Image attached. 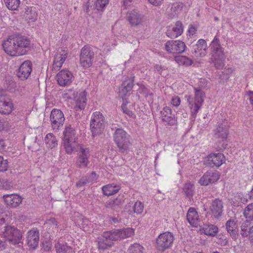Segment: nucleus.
<instances>
[{
  "instance_id": "44",
  "label": "nucleus",
  "mask_w": 253,
  "mask_h": 253,
  "mask_svg": "<svg viewBox=\"0 0 253 253\" xmlns=\"http://www.w3.org/2000/svg\"><path fill=\"white\" fill-rule=\"evenodd\" d=\"M175 61L179 65L189 66L192 65L193 61L187 56L178 55L175 57Z\"/></svg>"
},
{
  "instance_id": "32",
  "label": "nucleus",
  "mask_w": 253,
  "mask_h": 253,
  "mask_svg": "<svg viewBox=\"0 0 253 253\" xmlns=\"http://www.w3.org/2000/svg\"><path fill=\"white\" fill-rule=\"evenodd\" d=\"M63 140L77 141L78 139L76 130L75 128L71 126V125L65 126L63 132Z\"/></svg>"
},
{
  "instance_id": "43",
  "label": "nucleus",
  "mask_w": 253,
  "mask_h": 253,
  "mask_svg": "<svg viewBox=\"0 0 253 253\" xmlns=\"http://www.w3.org/2000/svg\"><path fill=\"white\" fill-rule=\"evenodd\" d=\"M25 16L26 18L31 20L32 21H35L37 17V13L36 12V7L34 6H27L25 8Z\"/></svg>"
},
{
  "instance_id": "25",
  "label": "nucleus",
  "mask_w": 253,
  "mask_h": 253,
  "mask_svg": "<svg viewBox=\"0 0 253 253\" xmlns=\"http://www.w3.org/2000/svg\"><path fill=\"white\" fill-rule=\"evenodd\" d=\"M207 44L205 40L200 39L197 43L194 46L193 53L196 57H204L207 53Z\"/></svg>"
},
{
  "instance_id": "14",
  "label": "nucleus",
  "mask_w": 253,
  "mask_h": 253,
  "mask_svg": "<svg viewBox=\"0 0 253 253\" xmlns=\"http://www.w3.org/2000/svg\"><path fill=\"white\" fill-rule=\"evenodd\" d=\"M225 162V156L220 153H211L207 156L205 161V164L211 168H218Z\"/></svg>"
},
{
  "instance_id": "34",
  "label": "nucleus",
  "mask_w": 253,
  "mask_h": 253,
  "mask_svg": "<svg viewBox=\"0 0 253 253\" xmlns=\"http://www.w3.org/2000/svg\"><path fill=\"white\" fill-rule=\"evenodd\" d=\"M226 228L228 233L233 238L237 235L238 231V225L234 219H229L226 221Z\"/></svg>"
},
{
  "instance_id": "13",
  "label": "nucleus",
  "mask_w": 253,
  "mask_h": 253,
  "mask_svg": "<svg viewBox=\"0 0 253 253\" xmlns=\"http://www.w3.org/2000/svg\"><path fill=\"white\" fill-rule=\"evenodd\" d=\"M186 47L185 43L181 41H169L165 44L167 51L172 54L183 52Z\"/></svg>"
},
{
  "instance_id": "57",
  "label": "nucleus",
  "mask_w": 253,
  "mask_h": 253,
  "mask_svg": "<svg viewBox=\"0 0 253 253\" xmlns=\"http://www.w3.org/2000/svg\"><path fill=\"white\" fill-rule=\"evenodd\" d=\"M0 125L2 127V129L8 130L10 129L11 126L8 122H0Z\"/></svg>"
},
{
  "instance_id": "17",
  "label": "nucleus",
  "mask_w": 253,
  "mask_h": 253,
  "mask_svg": "<svg viewBox=\"0 0 253 253\" xmlns=\"http://www.w3.org/2000/svg\"><path fill=\"white\" fill-rule=\"evenodd\" d=\"M220 177L219 172L209 170L204 173L200 179L199 183L201 185L207 186L216 182Z\"/></svg>"
},
{
  "instance_id": "7",
  "label": "nucleus",
  "mask_w": 253,
  "mask_h": 253,
  "mask_svg": "<svg viewBox=\"0 0 253 253\" xmlns=\"http://www.w3.org/2000/svg\"><path fill=\"white\" fill-rule=\"evenodd\" d=\"M133 233L132 229H115L112 230L104 232L102 236L110 241L121 240L130 237Z\"/></svg>"
},
{
  "instance_id": "15",
  "label": "nucleus",
  "mask_w": 253,
  "mask_h": 253,
  "mask_svg": "<svg viewBox=\"0 0 253 253\" xmlns=\"http://www.w3.org/2000/svg\"><path fill=\"white\" fill-rule=\"evenodd\" d=\"M32 63L30 60L23 62L19 67L17 72V77L22 81L27 80L32 71Z\"/></svg>"
},
{
  "instance_id": "10",
  "label": "nucleus",
  "mask_w": 253,
  "mask_h": 253,
  "mask_svg": "<svg viewBox=\"0 0 253 253\" xmlns=\"http://www.w3.org/2000/svg\"><path fill=\"white\" fill-rule=\"evenodd\" d=\"M90 156L89 149L83 145H80L76 162L77 167L80 169L86 168L89 163Z\"/></svg>"
},
{
  "instance_id": "24",
  "label": "nucleus",
  "mask_w": 253,
  "mask_h": 253,
  "mask_svg": "<svg viewBox=\"0 0 253 253\" xmlns=\"http://www.w3.org/2000/svg\"><path fill=\"white\" fill-rule=\"evenodd\" d=\"M56 78L60 86H66L71 83L73 75L68 70H62L57 75Z\"/></svg>"
},
{
  "instance_id": "9",
  "label": "nucleus",
  "mask_w": 253,
  "mask_h": 253,
  "mask_svg": "<svg viewBox=\"0 0 253 253\" xmlns=\"http://www.w3.org/2000/svg\"><path fill=\"white\" fill-rule=\"evenodd\" d=\"M94 53L90 46L85 45L81 50L80 62L81 66L84 68L90 67L93 63Z\"/></svg>"
},
{
  "instance_id": "42",
  "label": "nucleus",
  "mask_w": 253,
  "mask_h": 253,
  "mask_svg": "<svg viewBox=\"0 0 253 253\" xmlns=\"http://www.w3.org/2000/svg\"><path fill=\"white\" fill-rule=\"evenodd\" d=\"M45 142L48 148L52 149L57 145L55 136L51 133H48L45 137Z\"/></svg>"
},
{
  "instance_id": "38",
  "label": "nucleus",
  "mask_w": 253,
  "mask_h": 253,
  "mask_svg": "<svg viewBox=\"0 0 253 253\" xmlns=\"http://www.w3.org/2000/svg\"><path fill=\"white\" fill-rule=\"evenodd\" d=\"M62 145L66 152L68 154H71L78 145V143L76 140H63Z\"/></svg>"
},
{
  "instance_id": "6",
  "label": "nucleus",
  "mask_w": 253,
  "mask_h": 253,
  "mask_svg": "<svg viewBox=\"0 0 253 253\" xmlns=\"http://www.w3.org/2000/svg\"><path fill=\"white\" fill-rule=\"evenodd\" d=\"M105 126V121L103 115L100 112L93 113L90 123L92 137L101 134L104 130Z\"/></svg>"
},
{
  "instance_id": "40",
  "label": "nucleus",
  "mask_w": 253,
  "mask_h": 253,
  "mask_svg": "<svg viewBox=\"0 0 253 253\" xmlns=\"http://www.w3.org/2000/svg\"><path fill=\"white\" fill-rule=\"evenodd\" d=\"M98 249L100 250L104 251L111 247L113 244L108 239H105L102 236L98 238L97 240Z\"/></svg>"
},
{
  "instance_id": "50",
  "label": "nucleus",
  "mask_w": 253,
  "mask_h": 253,
  "mask_svg": "<svg viewBox=\"0 0 253 253\" xmlns=\"http://www.w3.org/2000/svg\"><path fill=\"white\" fill-rule=\"evenodd\" d=\"M8 161L6 159H4L3 157L0 156V171H5L8 169Z\"/></svg>"
},
{
  "instance_id": "54",
  "label": "nucleus",
  "mask_w": 253,
  "mask_h": 253,
  "mask_svg": "<svg viewBox=\"0 0 253 253\" xmlns=\"http://www.w3.org/2000/svg\"><path fill=\"white\" fill-rule=\"evenodd\" d=\"M122 109L124 113L127 114L128 116L133 117L134 116V114L132 113V112L127 108L126 105V104L123 103L122 105Z\"/></svg>"
},
{
  "instance_id": "59",
  "label": "nucleus",
  "mask_w": 253,
  "mask_h": 253,
  "mask_svg": "<svg viewBox=\"0 0 253 253\" xmlns=\"http://www.w3.org/2000/svg\"><path fill=\"white\" fill-rule=\"evenodd\" d=\"M42 248L44 251H49L51 249V245L49 242H45L42 244Z\"/></svg>"
},
{
  "instance_id": "30",
  "label": "nucleus",
  "mask_w": 253,
  "mask_h": 253,
  "mask_svg": "<svg viewBox=\"0 0 253 253\" xmlns=\"http://www.w3.org/2000/svg\"><path fill=\"white\" fill-rule=\"evenodd\" d=\"M245 220L242 223L241 225H249L253 222V203L248 205L244 209L243 212Z\"/></svg>"
},
{
  "instance_id": "36",
  "label": "nucleus",
  "mask_w": 253,
  "mask_h": 253,
  "mask_svg": "<svg viewBox=\"0 0 253 253\" xmlns=\"http://www.w3.org/2000/svg\"><path fill=\"white\" fill-rule=\"evenodd\" d=\"M56 253H71L72 249L64 242L58 241L54 245Z\"/></svg>"
},
{
  "instance_id": "49",
  "label": "nucleus",
  "mask_w": 253,
  "mask_h": 253,
  "mask_svg": "<svg viewBox=\"0 0 253 253\" xmlns=\"http://www.w3.org/2000/svg\"><path fill=\"white\" fill-rule=\"evenodd\" d=\"M12 187L11 183L7 180L0 178V189L8 190Z\"/></svg>"
},
{
  "instance_id": "27",
  "label": "nucleus",
  "mask_w": 253,
  "mask_h": 253,
  "mask_svg": "<svg viewBox=\"0 0 253 253\" xmlns=\"http://www.w3.org/2000/svg\"><path fill=\"white\" fill-rule=\"evenodd\" d=\"M162 120L167 124L173 125L175 123V115L172 114L171 109L167 106L163 108L161 111Z\"/></svg>"
},
{
  "instance_id": "28",
  "label": "nucleus",
  "mask_w": 253,
  "mask_h": 253,
  "mask_svg": "<svg viewBox=\"0 0 253 253\" xmlns=\"http://www.w3.org/2000/svg\"><path fill=\"white\" fill-rule=\"evenodd\" d=\"M6 204L11 208L18 207L22 202L21 197L15 194H7L3 196Z\"/></svg>"
},
{
  "instance_id": "58",
  "label": "nucleus",
  "mask_w": 253,
  "mask_h": 253,
  "mask_svg": "<svg viewBox=\"0 0 253 253\" xmlns=\"http://www.w3.org/2000/svg\"><path fill=\"white\" fill-rule=\"evenodd\" d=\"M223 74L226 75V78H228L229 75L232 73V69L230 68H225L224 71L222 72Z\"/></svg>"
},
{
  "instance_id": "5",
  "label": "nucleus",
  "mask_w": 253,
  "mask_h": 253,
  "mask_svg": "<svg viewBox=\"0 0 253 253\" xmlns=\"http://www.w3.org/2000/svg\"><path fill=\"white\" fill-rule=\"evenodd\" d=\"M113 137L119 151L122 153H126L130 144L129 136L127 133L122 128H117Z\"/></svg>"
},
{
  "instance_id": "35",
  "label": "nucleus",
  "mask_w": 253,
  "mask_h": 253,
  "mask_svg": "<svg viewBox=\"0 0 253 253\" xmlns=\"http://www.w3.org/2000/svg\"><path fill=\"white\" fill-rule=\"evenodd\" d=\"M120 189V186L115 183L109 184L102 187L103 193L108 196L118 193Z\"/></svg>"
},
{
  "instance_id": "1",
  "label": "nucleus",
  "mask_w": 253,
  "mask_h": 253,
  "mask_svg": "<svg viewBox=\"0 0 253 253\" xmlns=\"http://www.w3.org/2000/svg\"><path fill=\"white\" fill-rule=\"evenodd\" d=\"M1 46L4 52L12 57L28 54L31 49V42L26 36L14 34L3 41Z\"/></svg>"
},
{
  "instance_id": "21",
  "label": "nucleus",
  "mask_w": 253,
  "mask_h": 253,
  "mask_svg": "<svg viewBox=\"0 0 253 253\" xmlns=\"http://www.w3.org/2000/svg\"><path fill=\"white\" fill-rule=\"evenodd\" d=\"M13 110V104L10 99L5 95L0 94V113L10 114Z\"/></svg>"
},
{
  "instance_id": "23",
  "label": "nucleus",
  "mask_w": 253,
  "mask_h": 253,
  "mask_svg": "<svg viewBox=\"0 0 253 253\" xmlns=\"http://www.w3.org/2000/svg\"><path fill=\"white\" fill-rule=\"evenodd\" d=\"M183 32V26L180 21H177L173 26L167 28L166 35L170 38H176L180 36Z\"/></svg>"
},
{
  "instance_id": "56",
  "label": "nucleus",
  "mask_w": 253,
  "mask_h": 253,
  "mask_svg": "<svg viewBox=\"0 0 253 253\" xmlns=\"http://www.w3.org/2000/svg\"><path fill=\"white\" fill-rule=\"evenodd\" d=\"M180 103V99L179 97L176 96L173 98L171 100V104L174 106H178Z\"/></svg>"
},
{
  "instance_id": "41",
  "label": "nucleus",
  "mask_w": 253,
  "mask_h": 253,
  "mask_svg": "<svg viewBox=\"0 0 253 253\" xmlns=\"http://www.w3.org/2000/svg\"><path fill=\"white\" fill-rule=\"evenodd\" d=\"M44 225L48 228V231L49 233L52 232H55L58 230V222L54 218H51L47 219Z\"/></svg>"
},
{
  "instance_id": "46",
  "label": "nucleus",
  "mask_w": 253,
  "mask_h": 253,
  "mask_svg": "<svg viewBox=\"0 0 253 253\" xmlns=\"http://www.w3.org/2000/svg\"><path fill=\"white\" fill-rule=\"evenodd\" d=\"M144 248L139 244L134 243L129 247V253H143Z\"/></svg>"
},
{
  "instance_id": "29",
  "label": "nucleus",
  "mask_w": 253,
  "mask_h": 253,
  "mask_svg": "<svg viewBox=\"0 0 253 253\" xmlns=\"http://www.w3.org/2000/svg\"><path fill=\"white\" fill-rule=\"evenodd\" d=\"M86 92L85 91H81L76 100V105L74 110L76 111L84 110L86 104Z\"/></svg>"
},
{
  "instance_id": "48",
  "label": "nucleus",
  "mask_w": 253,
  "mask_h": 253,
  "mask_svg": "<svg viewBox=\"0 0 253 253\" xmlns=\"http://www.w3.org/2000/svg\"><path fill=\"white\" fill-rule=\"evenodd\" d=\"M139 93L143 94L145 97H148V96H152L153 93L150 92V90L145 87L144 85H139V87L138 90Z\"/></svg>"
},
{
  "instance_id": "18",
  "label": "nucleus",
  "mask_w": 253,
  "mask_h": 253,
  "mask_svg": "<svg viewBox=\"0 0 253 253\" xmlns=\"http://www.w3.org/2000/svg\"><path fill=\"white\" fill-rule=\"evenodd\" d=\"M125 202V198L123 195H119L115 199H110L104 204L107 209H110L114 211L119 212L122 209V205Z\"/></svg>"
},
{
  "instance_id": "4",
  "label": "nucleus",
  "mask_w": 253,
  "mask_h": 253,
  "mask_svg": "<svg viewBox=\"0 0 253 253\" xmlns=\"http://www.w3.org/2000/svg\"><path fill=\"white\" fill-rule=\"evenodd\" d=\"M194 91V98L190 95L185 96L191 110V115L194 118L196 117L202 106L205 96L204 92L200 88L195 87Z\"/></svg>"
},
{
  "instance_id": "19",
  "label": "nucleus",
  "mask_w": 253,
  "mask_h": 253,
  "mask_svg": "<svg viewBox=\"0 0 253 253\" xmlns=\"http://www.w3.org/2000/svg\"><path fill=\"white\" fill-rule=\"evenodd\" d=\"M229 126L227 122L218 123L214 130V137L221 139H226L229 133Z\"/></svg>"
},
{
  "instance_id": "8",
  "label": "nucleus",
  "mask_w": 253,
  "mask_h": 253,
  "mask_svg": "<svg viewBox=\"0 0 253 253\" xmlns=\"http://www.w3.org/2000/svg\"><path fill=\"white\" fill-rule=\"evenodd\" d=\"M174 240L173 234L169 231L161 233L156 239V248L161 252L171 248Z\"/></svg>"
},
{
  "instance_id": "12",
  "label": "nucleus",
  "mask_w": 253,
  "mask_h": 253,
  "mask_svg": "<svg viewBox=\"0 0 253 253\" xmlns=\"http://www.w3.org/2000/svg\"><path fill=\"white\" fill-rule=\"evenodd\" d=\"M126 18L131 26L132 27L142 25L145 21L144 15L137 9L128 11L126 14Z\"/></svg>"
},
{
  "instance_id": "55",
  "label": "nucleus",
  "mask_w": 253,
  "mask_h": 253,
  "mask_svg": "<svg viewBox=\"0 0 253 253\" xmlns=\"http://www.w3.org/2000/svg\"><path fill=\"white\" fill-rule=\"evenodd\" d=\"M197 28L194 25L190 24L188 29V33L190 36H193L196 33Z\"/></svg>"
},
{
  "instance_id": "62",
  "label": "nucleus",
  "mask_w": 253,
  "mask_h": 253,
  "mask_svg": "<svg viewBox=\"0 0 253 253\" xmlns=\"http://www.w3.org/2000/svg\"><path fill=\"white\" fill-rule=\"evenodd\" d=\"M133 0H123L124 5L126 7L132 4Z\"/></svg>"
},
{
  "instance_id": "64",
  "label": "nucleus",
  "mask_w": 253,
  "mask_h": 253,
  "mask_svg": "<svg viewBox=\"0 0 253 253\" xmlns=\"http://www.w3.org/2000/svg\"><path fill=\"white\" fill-rule=\"evenodd\" d=\"M5 248V242L0 239V251L3 250Z\"/></svg>"
},
{
  "instance_id": "47",
  "label": "nucleus",
  "mask_w": 253,
  "mask_h": 253,
  "mask_svg": "<svg viewBox=\"0 0 253 253\" xmlns=\"http://www.w3.org/2000/svg\"><path fill=\"white\" fill-rule=\"evenodd\" d=\"M108 2L109 0H97L94 5V8L98 11H103Z\"/></svg>"
},
{
  "instance_id": "3",
  "label": "nucleus",
  "mask_w": 253,
  "mask_h": 253,
  "mask_svg": "<svg viewBox=\"0 0 253 253\" xmlns=\"http://www.w3.org/2000/svg\"><path fill=\"white\" fill-rule=\"evenodd\" d=\"M211 62L216 69H221L225 65V56L219 39L215 36L210 45Z\"/></svg>"
},
{
  "instance_id": "31",
  "label": "nucleus",
  "mask_w": 253,
  "mask_h": 253,
  "mask_svg": "<svg viewBox=\"0 0 253 253\" xmlns=\"http://www.w3.org/2000/svg\"><path fill=\"white\" fill-rule=\"evenodd\" d=\"M202 233L210 236H214L218 231L217 227L213 224H204L200 226V229Z\"/></svg>"
},
{
  "instance_id": "20",
  "label": "nucleus",
  "mask_w": 253,
  "mask_h": 253,
  "mask_svg": "<svg viewBox=\"0 0 253 253\" xmlns=\"http://www.w3.org/2000/svg\"><path fill=\"white\" fill-rule=\"evenodd\" d=\"M40 233L37 228H32L27 233V244L31 248L35 249L38 246Z\"/></svg>"
},
{
  "instance_id": "51",
  "label": "nucleus",
  "mask_w": 253,
  "mask_h": 253,
  "mask_svg": "<svg viewBox=\"0 0 253 253\" xmlns=\"http://www.w3.org/2000/svg\"><path fill=\"white\" fill-rule=\"evenodd\" d=\"M143 205L139 201L136 202L133 206V210L135 213L137 214H140L143 211Z\"/></svg>"
},
{
  "instance_id": "60",
  "label": "nucleus",
  "mask_w": 253,
  "mask_h": 253,
  "mask_svg": "<svg viewBox=\"0 0 253 253\" xmlns=\"http://www.w3.org/2000/svg\"><path fill=\"white\" fill-rule=\"evenodd\" d=\"M148 1L153 5L158 6L161 4L162 0H148Z\"/></svg>"
},
{
  "instance_id": "33",
  "label": "nucleus",
  "mask_w": 253,
  "mask_h": 253,
  "mask_svg": "<svg viewBox=\"0 0 253 253\" xmlns=\"http://www.w3.org/2000/svg\"><path fill=\"white\" fill-rule=\"evenodd\" d=\"M187 219L192 226H197L198 225L199 220V215L194 208H189L187 213Z\"/></svg>"
},
{
  "instance_id": "39",
  "label": "nucleus",
  "mask_w": 253,
  "mask_h": 253,
  "mask_svg": "<svg viewBox=\"0 0 253 253\" xmlns=\"http://www.w3.org/2000/svg\"><path fill=\"white\" fill-rule=\"evenodd\" d=\"M251 224L247 226L245 225L246 227L243 225L241 226V235L244 237H249L251 242L253 243V225L251 227Z\"/></svg>"
},
{
  "instance_id": "22",
  "label": "nucleus",
  "mask_w": 253,
  "mask_h": 253,
  "mask_svg": "<svg viewBox=\"0 0 253 253\" xmlns=\"http://www.w3.org/2000/svg\"><path fill=\"white\" fill-rule=\"evenodd\" d=\"M223 202L219 199L213 200L211 204L210 210L212 215L215 218L218 219L223 213Z\"/></svg>"
},
{
  "instance_id": "26",
  "label": "nucleus",
  "mask_w": 253,
  "mask_h": 253,
  "mask_svg": "<svg viewBox=\"0 0 253 253\" xmlns=\"http://www.w3.org/2000/svg\"><path fill=\"white\" fill-rule=\"evenodd\" d=\"M134 78H127L119 87V95L123 98L132 89L134 85Z\"/></svg>"
},
{
  "instance_id": "45",
  "label": "nucleus",
  "mask_w": 253,
  "mask_h": 253,
  "mask_svg": "<svg viewBox=\"0 0 253 253\" xmlns=\"http://www.w3.org/2000/svg\"><path fill=\"white\" fill-rule=\"evenodd\" d=\"M4 1L7 7L12 10L17 9L20 4V0H4Z\"/></svg>"
},
{
  "instance_id": "53",
  "label": "nucleus",
  "mask_w": 253,
  "mask_h": 253,
  "mask_svg": "<svg viewBox=\"0 0 253 253\" xmlns=\"http://www.w3.org/2000/svg\"><path fill=\"white\" fill-rule=\"evenodd\" d=\"M183 3L181 2H175L173 4L171 7V9L175 12L174 14H177L176 11L181 10L183 7Z\"/></svg>"
},
{
  "instance_id": "52",
  "label": "nucleus",
  "mask_w": 253,
  "mask_h": 253,
  "mask_svg": "<svg viewBox=\"0 0 253 253\" xmlns=\"http://www.w3.org/2000/svg\"><path fill=\"white\" fill-rule=\"evenodd\" d=\"M93 179H90L89 178L86 177H83L79 181L76 183V186L78 187H81L85 185L87 183L92 182Z\"/></svg>"
},
{
  "instance_id": "61",
  "label": "nucleus",
  "mask_w": 253,
  "mask_h": 253,
  "mask_svg": "<svg viewBox=\"0 0 253 253\" xmlns=\"http://www.w3.org/2000/svg\"><path fill=\"white\" fill-rule=\"evenodd\" d=\"M247 94L249 96V99L250 101V103L253 105V91H248L247 92Z\"/></svg>"
},
{
  "instance_id": "63",
  "label": "nucleus",
  "mask_w": 253,
  "mask_h": 253,
  "mask_svg": "<svg viewBox=\"0 0 253 253\" xmlns=\"http://www.w3.org/2000/svg\"><path fill=\"white\" fill-rule=\"evenodd\" d=\"M162 69V67L161 66H160L159 65H156L154 66V70L155 71L158 72L159 74H161V69Z\"/></svg>"
},
{
  "instance_id": "2",
  "label": "nucleus",
  "mask_w": 253,
  "mask_h": 253,
  "mask_svg": "<svg viewBox=\"0 0 253 253\" xmlns=\"http://www.w3.org/2000/svg\"><path fill=\"white\" fill-rule=\"evenodd\" d=\"M4 220H0V236L5 238L8 242L13 245L22 246V234L21 231L14 226L3 224Z\"/></svg>"
},
{
  "instance_id": "11",
  "label": "nucleus",
  "mask_w": 253,
  "mask_h": 253,
  "mask_svg": "<svg viewBox=\"0 0 253 253\" xmlns=\"http://www.w3.org/2000/svg\"><path fill=\"white\" fill-rule=\"evenodd\" d=\"M65 117L63 112L59 109H53L50 115V121L52 128L57 131L64 124Z\"/></svg>"
},
{
  "instance_id": "37",
  "label": "nucleus",
  "mask_w": 253,
  "mask_h": 253,
  "mask_svg": "<svg viewBox=\"0 0 253 253\" xmlns=\"http://www.w3.org/2000/svg\"><path fill=\"white\" fill-rule=\"evenodd\" d=\"M182 190L186 197L191 201L194 194V185L190 182H187L183 185Z\"/></svg>"
},
{
  "instance_id": "16",
  "label": "nucleus",
  "mask_w": 253,
  "mask_h": 253,
  "mask_svg": "<svg viewBox=\"0 0 253 253\" xmlns=\"http://www.w3.org/2000/svg\"><path fill=\"white\" fill-rule=\"evenodd\" d=\"M68 51L66 48L58 50L55 55L53 64V70L55 71L59 70L63 63L67 58Z\"/></svg>"
}]
</instances>
